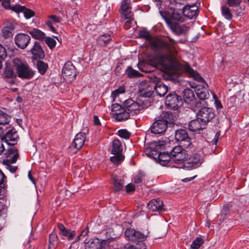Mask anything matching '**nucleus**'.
<instances>
[{"mask_svg":"<svg viewBox=\"0 0 249 249\" xmlns=\"http://www.w3.org/2000/svg\"><path fill=\"white\" fill-rule=\"evenodd\" d=\"M139 36L150 41L153 49L156 52L161 53L157 54L151 62L156 67L160 66L165 70L171 71L174 69L173 59L177 54L176 45L177 42L169 36L168 40L163 39L154 40L146 31H141Z\"/></svg>","mask_w":249,"mask_h":249,"instance_id":"obj_1","label":"nucleus"},{"mask_svg":"<svg viewBox=\"0 0 249 249\" xmlns=\"http://www.w3.org/2000/svg\"><path fill=\"white\" fill-rule=\"evenodd\" d=\"M57 227L58 229L60 230L62 234H63V232H64L67 230L61 223H58L57 225Z\"/></svg>","mask_w":249,"mask_h":249,"instance_id":"obj_59","label":"nucleus"},{"mask_svg":"<svg viewBox=\"0 0 249 249\" xmlns=\"http://www.w3.org/2000/svg\"><path fill=\"white\" fill-rule=\"evenodd\" d=\"M185 149L181 145L174 147L170 152L171 160L176 164L182 163L187 158L188 154Z\"/></svg>","mask_w":249,"mask_h":249,"instance_id":"obj_4","label":"nucleus"},{"mask_svg":"<svg viewBox=\"0 0 249 249\" xmlns=\"http://www.w3.org/2000/svg\"><path fill=\"white\" fill-rule=\"evenodd\" d=\"M45 39L46 44L49 46V47L51 49H53L55 46L56 41L53 38L51 37H45Z\"/></svg>","mask_w":249,"mask_h":249,"instance_id":"obj_47","label":"nucleus"},{"mask_svg":"<svg viewBox=\"0 0 249 249\" xmlns=\"http://www.w3.org/2000/svg\"><path fill=\"white\" fill-rule=\"evenodd\" d=\"M165 103L166 106L168 107L171 109H177L182 105L183 101L180 96L173 92L169 93L166 96Z\"/></svg>","mask_w":249,"mask_h":249,"instance_id":"obj_8","label":"nucleus"},{"mask_svg":"<svg viewBox=\"0 0 249 249\" xmlns=\"http://www.w3.org/2000/svg\"><path fill=\"white\" fill-rule=\"evenodd\" d=\"M15 29L14 25H10L9 26L4 27L2 30V36L5 38L12 36V32Z\"/></svg>","mask_w":249,"mask_h":249,"instance_id":"obj_37","label":"nucleus"},{"mask_svg":"<svg viewBox=\"0 0 249 249\" xmlns=\"http://www.w3.org/2000/svg\"><path fill=\"white\" fill-rule=\"evenodd\" d=\"M176 119V116L172 112H163L153 123L150 127L151 132L156 134L164 132L168 126L175 124Z\"/></svg>","mask_w":249,"mask_h":249,"instance_id":"obj_2","label":"nucleus"},{"mask_svg":"<svg viewBox=\"0 0 249 249\" xmlns=\"http://www.w3.org/2000/svg\"><path fill=\"white\" fill-rule=\"evenodd\" d=\"M2 1V5L5 9H9L12 10V8L10 5L11 0H0V1Z\"/></svg>","mask_w":249,"mask_h":249,"instance_id":"obj_54","label":"nucleus"},{"mask_svg":"<svg viewBox=\"0 0 249 249\" xmlns=\"http://www.w3.org/2000/svg\"><path fill=\"white\" fill-rule=\"evenodd\" d=\"M175 139L177 142L181 143L184 148H189L193 146L191 138L189 137L186 130L180 129L176 131L175 135Z\"/></svg>","mask_w":249,"mask_h":249,"instance_id":"obj_7","label":"nucleus"},{"mask_svg":"<svg viewBox=\"0 0 249 249\" xmlns=\"http://www.w3.org/2000/svg\"><path fill=\"white\" fill-rule=\"evenodd\" d=\"M125 189H126V192L128 193H131V192L135 191V187H134V185L130 184V183L127 184L126 186Z\"/></svg>","mask_w":249,"mask_h":249,"instance_id":"obj_56","label":"nucleus"},{"mask_svg":"<svg viewBox=\"0 0 249 249\" xmlns=\"http://www.w3.org/2000/svg\"><path fill=\"white\" fill-rule=\"evenodd\" d=\"M221 13L222 15L228 20L232 19V15L231 12L230 8L226 5H223L221 7Z\"/></svg>","mask_w":249,"mask_h":249,"instance_id":"obj_40","label":"nucleus"},{"mask_svg":"<svg viewBox=\"0 0 249 249\" xmlns=\"http://www.w3.org/2000/svg\"><path fill=\"white\" fill-rule=\"evenodd\" d=\"M3 76L4 80L10 85L15 83V80L17 78V72H15L14 69L11 66H6L3 71Z\"/></svg>","mask_w":249,"mask_h":249,"instance_id":"obj_20","label":"nucleus"},{"mask_svg":"<svg viewBox=\"0 0 249 249\" xmlns=\"http://www.w3.org/2000/svg\"><path fill=\"white\" fill-rule=\"evenodd\" d=\"M145 174L142 171H139L133 178L134 182L135 183H140L142 182Z\"/></svg>","mask_w":249,"mask_h":249,"instance_id":"obj_46","label":"nucleus"},{"mask_svg":"<svg viewBox=\"0 0 249 249\" xmlns=\"http://www.w3.org/2000/svg\"><path fill=\"white\" fill-rule=\"evenodd\" d=\"M183 17L189 18H193L196 17L197 13V8L195 6H185L182 8Z\"/></svg>","mask_w":249,"mask_h":249,"instance_id":"obj_26","label":"nucleus"},{"mask_svg":"<svg viewBox=\"0 0 249 249\" xmlns=\"http://www.w3.org/2000/svg\"><path fill=\"white\" fill-rule=\"evenodd\" d=\"M7 56L5 48L0 44V59L4 60Z\"/></svg>","mask_w":249,"mask_h":249,"instance_id":"obj_52","label":"nucleus"},{"mask_svg":"<svg viewBox=\"0 0 249 249\" xmlns=\"http://www.w3.org/2000/svg\"><path fill=\"white\" fill-rule=\"evenodd\" d=\"M130 0H124L121 5V13L124 16V18H130L133 17V14L131 11Z\"/></svg>","mask_w":249,"mask_h":249,"instance_id":"obj_22","label":"nucleus"},{"mask_svg":"<svg viewBox=\"0 0 249 249\" xmlns=\"http://www.w3.org/2000/svg\"><path fill=\"white\" fill-rule=\"evenodd\" d=\"M151 77L150 80L148 81H143L139 85V91L141 96L144 97H151L154 90V83L152 81Z\"/></svg>","mask_w":249,"mask_h":249,"instance_id":"obj_5","label":"nucleus"},{"mask_svg":"<svg viewBox=\"0 0 249 249\" xmlns=\"http://www.w3.org/2000/svg\"><path fill=\"white\" fill-rule=\"evenodd\" d=\"M206 124L201 121L200 119L197 118L196 119L191 121L189 124L188 128L189 130L192 132L200 133L201 130H202L205 128Z\"/></svg>","mask_w":249,"mask_h":249,"instance_id":"obj_23","label":"nucleus"},{"mask_svg":"<svg viewBox=\"0 0 249 249\" xmlns=\"http://www.w3.org/2000/svg\"><path fill=\"white\" fill-rule=\"evenodd\" d=\"M86 140V135L84 133L80 132L76 135L70 148H73L75 149L74 152L76 153L83 146Z\"/></svg>","mask_w":249,"mask_h":249,"instance_id":"obj_19","label":"nucleus"},{"mask_svg":"<svg viewBox=\"0 0 249 249\" xmlns=\"http://www.w3.org/2000/svg\"><path fill=\"white\" fill-rule=\"evenodd\" d=\"M12 10L16 12H23L25 17L27 18H30L35 16V12L30 9L26 8L25 6L20 5H16L12 8Z\"/></svg>","mask_w":249,"mask_h":249,"instance_id":"obj_25","label":"nucleus"},{"mask_svg":"<svg viewBox=\"0 0 249 249\" xmlns=\"http://www.w3.org/2000/svg\"><path fill=\"white\" fill-rule=\"evenodd\" d=\"M48 18L54 23H59L61 20V18L56 15H51Z\"/></svg>","mask_w":249,"mask_h":249,"instance_id":"obj_55","label":"nucleus"},{"mask_svg":"<svg viewBox=\"0 0 249 249\" xmlns=\"http://www.w3.org/2000/svg\"><path fill=\"white\" fill-rule=\"evenodd\" d=\"M2 163L6 165V168L8 169L11 173H15L18 169V166H13L11 165L12 163L10 160H3Z\"/></svg>","mask_w":249,"mask_h":249,"instance_id":"obj_44","label":"nucleus"},{"mask_svg":"<svg viewBox=\"0 0 249 249\" xmlns=\"http://www.w3.org/2000/svg\"><path fill=\"white\" fill-rule=\"evenodd\" d=\"M215 104L217 109H221L222 108V105L220 101L216 100L215 102Z\"/></svg>","mask_w":249,"mask_h":249,"instance_id":"obj_62","label":"nucleus"},{"mask_svg":"<svg viewBox=\"0 0 249 249\" xmlns=\"http://www.w3.org/2000/svg\"><path fill=\"white\" fill-rule=\"evenodd\" d=\"M111 112L113 117L118 121L126 120L130 116V113L126 111L125 108L118 104L112 105Z\"/></svg>","mask_w":249,"mask_h":249,"instance_id":"obj_6","label":"nucleus"},{"mask_svg":"<svg viewBox=\"0 0 249 249\" xmlns=\"http://www.w3.org/2000/svg\"><path fill=\"white\" fill-rule=\"evenodd\" d=\"M152 80L154 83V90L157 94L160 97L163 96L168 90L167 86L164 84L160 78L156 76H154Z\"/></svg>","mask_w":249,"mask_h":249,"instance_id":"obj_15","label":"nucleus"},{"mask_svg":"<svg viewBox=\"0 0 249 249\" xmlns=\"http://www.w3.org/2000/svg\"><path fill=\"white\" fill-rule=\"evenodd\" d=\"M57 236L55 233H52L49 236L48 249H54L57 242Z\"/></svg>","mask_w":249,"mask_h":249,"instance_id":"obj_41","label":"nucleus"},{"mask_svg":"<svg viewBox=\"0 0 249 249\" xmlns=\"http://www.w3.org/2000/svg\"><path fill=\"white\" fill-rule=\"evenodd\" d=\"M6 177L3 173V172L0 171V185L4 184V181L6 180Z\"/></svg>","mask_w":249,"mask_h":249,"instance_id":"obj_58","label":"nucleus"},{"mask_svg":"<svg viewBox=\"0 0 249 249\" xmlns=\"http://www.w3.org/2000/svg\"><path fill=\"white\" fill-rule=\"evenodd\" d=\"M123 148L120 141L115 139L112 141V148L111 153L113 155L122 154Z\"/></svg>","mask_w":249,"mask_h":249,"instance_id":"obj_33","label":"nucleus"},{"mask_svg":"<svg viewBox=\"0 0 249 249\" xmlns=\"http://www.w3.org/2000/svg\"><path fill=\"white\" fill-rule=\"evenodd\" d=\"M113 184L114 191L115 192L120 191L124 189V180L121 178H119L117 176H114L113 177Z\"/></svg>","mask_w":249,"mask_h":249,"instance_id":"obj_36","label":"nucleus"},{"mask_svg":"<svg viewBox=\"0 0 249 249\" xmlns=\"http://www.w3.org/2000/svg\"><path fill=\"white\" fill-rule=\"evenodd\" d=\"M177 5L175 7H171V12H168L167 15L164 17L166 23L168 20L173 22H183L184 21L183 14L182 9L178 8Z\"/></svg>","mask_w":249,"mask_h":249,"instance_id":"obj_9","label":"nucleus"},{"mask_svg":"<svg viewBox=\"0 0 249 249\" xmlns=\"http://www.w3.org/2000/svg\"><path fill=\"white\" fill-rule=\"evenodd\" d=\"M125 237L130 241L138 243L144 241L147 237L143 233L134 229H127L124 233Z\"/></svg>","mask_w":249,"mask_h":249,"instance_id":"obj_10","label":"nucleus"},{"mask_svg":"<svg viewBox=\"0 0 249 249\" xmlns=\"http://www.w3.org/2000/svg\"><path fill=\"white\" fill-rule=\"evenodd\" d=\"M28 178H29L34 183H35V180L32 175L31 171H29L28 172Z\"/></svg>","mask_w":249,"mask_h":249,"instance_id":"obj_63","label":"nucleus"},{"mask_svg":"<svg viewBox=\"0 0 249 249\" xmlns=\"http://www.w3.org/2000/svg\"><path fill=\"white\" fill-rule=\"evenodd\" d=\"M126 19V21L124 24V28L125 29L127 30L131 27V24L134 20L133 17H131L130 18H125Z\"/></svg>","mask_w":249,"mask_h":249,"instance_id":"obj_53","label":"nucleus"},{"mask_svg":"<svg viewBox=\"0 0 249 249\" xmlns=\"http://www.w3.org/2000/svg\"><path fill=\"white\" fill-rule=\"evenodd\" d=\"M86 249H100L101 246L100 240L98 238L91 239L88 242L85 241Z\"/></svg>","mask_w":249,"mask_h":249,"instance_id":"obj_31","label":"nucleus"},{"mask_svg":"<svg viewBox=\"0 0 249 249\" xmlns=\"http://www.w3.org/2000/svg\"><path fill=\"white\" fill-rule=\"evenodd\" d=\"M9 120L8 115L0 110V124L3 126L8 124Z\"/></svg>","mask_w":249,"mask_h":249,"instance_id":"obj_43","label":"nucleus"},{"mask_svg":"<svg viewBox=\"0 0 249 249\" xmlns=\"http://www.w3.org/2000/svg\"><path fill=\"white\" fill-rule=\"evenodd\" d=\"M93 123L94 125H98L100 124L99 119L97 116H94Z\"/></svg>","mask_w":249,"mask_h":249,"instance_id":"obj_60","label":"nucleus"},{"mask_svg":"<svg viewBox=\"0 0 249 249\" xmlns=\"http://www.w3.org/2000/svg\"><path fill=\"white\" fill-rule=\"evenodd\" d=\"M65 236H67L68 237L69 240H72L75 236V231H71L68 229H67L64 232H63V234Z\"/></svg>","mask_w":249,"mask_h":249,"instance_id":"obj_51","label":"nucleus"},{"mask_svg":"<svg viewBox=\"0 0 249 249\" xmlns=\"http://www.w3.org/2000/svg\"><path fill=\"white\" fill-rule=\"evenodd\" d=\"M114 156L110 158V161L115 164L118 165L122 162L124 159V156L122 154L114 155Z\"/></svg>","mask_w":249,"mask_h":249,"instance_id":"obj_42","label":"nucleus"},{"mask_svg":"<svg viewBox=\"0 0 249 249\" xmlns=\"http://www.w3.org/2000/svg\"><path fill=\"white\" fill-rule=\"evenodd\" d=\"M111 39V36L109 34H104L98 37L97 43L99 46L105 47L109 42Z\"/></svg>","mask_w":249,"mask_h":249,"instance_id":"obj_34","label":"nucleus"},{"mask_svg":"<svg viewBox=\"0 0 249 249\" xmlns=\"http://www.w3.org/2000/svg\"><path fill=\"white\" fill-rule=\"evenodd\" d=\"M89 232V228L86 227L81 233L80 235L82 236L85 237Z\"/></svg>","mask_w":249,"mask_h":249,"instance_id":"obj_61","label":"nucleus"},{"mask_svg":"<svg viewBox=\"0 0 249 249\" xmlns=\"http://www.w3.org/2000/svg\"><path fill=\"white\" fill-rule=\"evenodd\" d=\"M183 100L187 103H190L195 99L193 91L190 89H185L183 91Z\"/></svg>","mask_w":249,"mask_h":249,"instance_id":"obj_32","label":"nucleus"},{"mask_svg":"<svg viewBox=\"0 0 249 249\" xmlns=\"http://www.w3.org/2000/svg\"><path fill=\"white\" fill-rule=\"evenodd\" d=\"M203 242V240L201 237L196 238L191 245V249H198Z\"/></svg>","mask_w":249,"mask_h":249,"instance_id":"obj_45","label":"nucleus"},{"mask_svg":"<svg viewBox=\"0 0 249 249\" xmlns=\"http://www.w3.org/2000/svg\"><path fill=\"white\" fill-rule=\"evenodd\" d=\"M125 92V88L124 87L122 86L120 87L118 89L114 90L112 92L111 96H112V98H113V100L114 98L117 97L119 94L123 93Z\"/></svg>","mask_w":249,"mask_h":249,"instance_id":"obj_49","label":"nucleus"},{"mask_svg":"<svg viewBox=\"0 0 249 249\" xmlns=\"http://www.w3.org/2000/svg\"><path fill=\"white\" fill-rule=\"evenodd\" d=\"M36 65L39 72L42 75L44 74L48 68V64L42 61L38 60Z\"/></svg>","mask_w":249,"mask_h":249,"instance_id":"obj_39","label":"nucleus"},{"mask_svg":"<svg viewBox=\"0 0 249 249\" xmlns=\"http://www.w3.org/2000/svg\"><path fill=\"white\" fill-rule=\"evenodd\" d=\"M4 154L7 158H10L13 156L12 158L9 159L12 163L16 162L19 157L18 149L14 147L8 148Z\"/></svg>","mask_w":249,"mask_h":249,"instance_id":"obj_29","label":"nucleus"},{"mask_svg":"<svg viewBox=\"0 0 249 249\" xmlns=\"http://www.w3.org/2000/svg\"><path fill=\"white\" fill-rule=\"evenodd\" d=\"M151 154L152 155L157 156V157H154V158L157 160L158 159L159 163L163 166H167L171 162V157L170 154L166 152H157L155 150H151Z\"/></svg>","mask_w":249,"mask_h":249,"instance_id":"obj_16","label":"nucleus"},{"mask_svg":"<svg viewBox=\"0 0 249 249\" xmlns=\"http://www.w3.org/2000/svg\"><path fill=\"white\" fill-rule=\"evenodd\" d=\"M30 36L26 34L19 33L15 37V44L21 49H25L30 43Z\"/></svg>","mask_w":249,"mask_h":249,"instance_id":"obj_14","label":"nucleus"},{"mask_svg":"<svg viewBox=\"0 0 249 249\" xmlns=\"http://www.w3.org/2000/svg\"><path fill=\"white\" fill-rule=\"evenodd\" d=\"M242 0H227L228 5L230 7H238L240 6Z\"/></svg>","mask_w":249,"mask_h":249,"instance_id":"obj_50","label":"nucleus"},{"mask_svg":"<svg viewBox=\"0 0 249 249\" xmlns=\"http://www.w3.org/2000/svg\"><path fill=\"white\" fill-rule=\"evenodd\" d=\"M125 73L129 78L139 77L142 74L137 70H134L131 66H129L125 70Z\"/></svg>","mask_w":249,"mask_h":249,"instance_id":"obj_38","label":"nucleus"},{"mask_svg":"<svg viewBox=\"0 0 249 249\" xmlns=\"http://www.w3.org/2000/svg\"><path fill=\"white\" fill-rule=\"evenodd\" d=\"M148 208L153 212L163 210V202L160 199H152L147 204Z\"/></svg>","mask_w":249,"mask_h":249,"instance_id":"obj_28","label":"nucleus"},{"mask_svg":"<svg viewBox=\"0 0 249 249\" xmlns=\"http://www.w3.org/2000/svg\"><path fill=\"white\" fill-rule=\"evenodd\" d=\"M62 74L64 79L68 82H71L75 79V69L71 62H68L65 64L62 69Z\"/></svg>","mask_w":249,"mask_h":249,"instance_id":"obj_11","label":"nucleus"},{"mask_svg":"<svg viewBox=\"0 0 249 249\" xmlns=\"http://www.w3.org/2000/svg\"><path fill=\"white\" fill-rule=\"evenodd\" d=\"M29 34L33 38L36 39L43 40L45 38V33L38 29H33L32 30L29 31Z\"/></svg>","mask_w":249,"mask_h":249,"instance_id":"obj_35","label":"nucleus"},{"mask_svg":"<svg viewBox=\"0 0 249 249\" xmlns=\"http://www.w3.org/2000/svg\"><path fill=\"white\" fill-rule=\"evenodd\" d=\"M32 53L36 59H43L45 57V53L39 43L35 42L34 47L31 50Z\"/></svg>","mask_w":249,"mask_h":249,"instance_id":"obj_27","label":"nucleus"},{"mask_svg":"<svg viewBox=\"0 0 249 249\" xmlns=\"http://www.w3.org/2000/svg\"><path fill=\"white\" fill-rule=\"evenodd\" d=\"M201 86L202 87V89H197L196 93L200 100H203L209 97V94L207 89L208 86L206 82H203V85H202Z\"/></svg>","mask_w":249,"mask_h":249,"instance_id":"obj_30","label":"nucleus"},{"mask_svg":"<svg viewBox=\"0 0 249 249\" xmlns=\"http://www.w3.org/2000/svg\"><path fill=\"white\" fill-rule=\"evenodd\" d=\"M123 106L130 113L136 114L139 112L140 105L131 99L125 100L123 103Z\"/></svg>","mask_w":249,"mask_h":249,"instance_id":"obj_21","label":"nucleus"},{"mask_svg":"<svg viewBox=\"0 0 249 249\" xmlns=\"http://www.w3.org/2000/svg\"><path fill=\"white\" fill-rule=\"evenodd\" d=\"M183 69L187 74L193 77L195 80L201 82V85H203V82H205L204 79L197 72L194 71L188 64L183 66Z\"/></svg>","mask_w":249,"mask_h":249,"instance_id":"obj_24","label":"nucleus"},{"mask_svg":"<svg viewBox=\"0 0 249 249\" xmlns=\"http://www.w3.org/2000/svg\"><path fill=\"white\" fill-rule=\"evenodd\" d=\"M166 23L172 32L177 36L185 34L189 29L186 25L181 24L178 22H173L171 20H168Z\"/></svg>","mask_w":249,"mask_h":249,"instance_id":"obj_13","label":"nucleus"},{"mask_svg":"<svg viewBox=\"0 0 249 249\" xmlns=\"http://www.w3.org/2000/svg\"><path fill=\"white\" fill-rule=\"evenodd\" d=\"M196 176H195L192 177L187 178L183 179L182 180V181L185 182L190 181L192 180L194 178H195Z\"/></svg>","mask_w":249,"mask_h":249,"instance_id":"obj_64","label":"nucleus"},{"mask_svg":"<svg viewBox=\"0 0 249 249\" xmlns=\"http://www.w3.org/2000/svg\"><path fill=\"white\" fill-rule=\"evenodd\" d=\"M118 134L120 137L125 139H128L130 137V133L126 129L119 130Z\"/></svg>","mask_w":249,"mask_h":249,"instance_id":"obj_48","label":"nucleus"},{"mask_svg":"<svg viewBox=\"0 0 249 249\" xmlns=\"http://www.w3.org/2000/svg\"><path fill=\"white\" fill-rule=\"evenodd\" d=\"M18 138L17 132L15 129H11L8 130L1 139L8 145H14L17 143Z\"/></svg>","mask_w":249,"mask_h":249,"instance_id":"obj_17","label":"nucleus"},{"mask_svg":"<svg viewBox=\"0 0 249 249\" xmlns=\"http://www.w3.org/2000/svg\"><path fill=\"white\" fill-rule=\"evenodd\" d=\"M186 162L183 166L191 169H195L199 167L201 164L200 156L199 154L195 153L191 156L188 159H186Z\"/></svg>","mask_w":249,"mask_h":249,"instance_id":"obj_18","label":"nucleus"},{"mask_svg":"<svg viewBox=\"0 0 249 249\" xmlns=\"http://www.w3.org/2000/svg\"><path fill=\"white\" fill-rule=\"evenodd\" d=\"M13 62L15 70L18 77L22 79H29L33 77L34 72L26 62L18 58H15Z\"/></svg>","mask_w":249,"mask_h":249,"instance_id":"obj_3","label":"nucleus"},{"mask_svg":"<svg viewBox=\"0 0 249 249\" xmlns=\"http://www.w3.org/2000/svg\"><path fill=\"white\" fill-rule=\"evenodd\" d=\"M214 116V111L213 108L208 107L201 108L197 113V117L200 119L201 121L206 125Z\"/></svg>","mask_w":249,"mask_h":249,"instance_id":"obj_12","label":"nucleus"},{"mask_svg":"<svg viewBox=\"0 0 249 249\" xmlns=\"http://www.w3.org/2000/svg\"><path fill=\"white\" fill-rule=\"evenodd\" d=\"M220 135V131H218L215 133L214 138L212 142V144H214V145L216 144V143L218 142V139L219 138Z\"/></svg>","mask_w":249,"mask_h":249,"instance_id":"obj_57","label":"nucleus"}]
</instances>
